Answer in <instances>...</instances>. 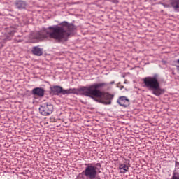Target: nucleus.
<instances>
[{
    "instance_id": "1",
    "label": "nucleus",
    "mask_w": 179,
    "mask_h": 179,
    "mask_svg": "<svg viewBox=\"0 0 179 179\" xmlns=\"http://www.w3.org/2000/svg\"><path fill=\"white\" fill-rule=\"evenodd\" d=\"M76 29V27L73 24L64 21L58 25L49 27L48 30H45L39 33L42 38H52L58 43H61L65 38H68L73 31Z\"/></svg>"
},
{
    "instance_id": "2",
    "label": "nucleus",
    "mask_w": 179,
    "mask_h": 179,
    "mask_svg": "<svg viewBox=\"0 0 179 179\" xmlns=\"http://www.w3.org/2000/svg\"><path fill=\"white\" fill-rule=\"evenodd\" d=\"M106 83H94L88 87H83L82 96H85V97H90L96 103H101L105 106H108L111 104L113 99H114V94H111L108 92H103L99 89L107 86Z\"/></svg>"
},
{
    "instance_id": "3",
    "label": "nucleus",
    "mask_w": 179,
    "mask_h": 179,
    "mask_svg": "<svg viewBox=\"0 0 179 179\" xmlns=\"http://www.w3.org/2000/svg\"><path fill=\"white\" fill-rule=\"evenodd\" d=\"M143 83L147 89L152 90L155 96H159L164 94V89L160 87L159 74L155 73L153 76H148L143 78Z\"/></svg>"
},
{
    "instance_id": "4",
    "label": "nucleus",
    "mask_w": 179,
    "mask_h": 179,
    "mask_svg": "<svg viewBox=\"0 0 179 179\" xmlns=\"http://www.w3.org/2000/svg\"><path fill=\"white\" fill-rule=\"evenodd\" d=\"M83 87L80 88H70L69 90H64V88L59 85H54L50 87V94L52 96H59V94H83L82 90Z\"/></svg>"
},
{
    "instance_id": "5",
    "label": "nucleus",
    "mask_w": 179,
    "mask_h": 179,
    "mask_svg": "<svg viewBox=\"0 0 179 179\" xmlns=\"http://www.w3.org/2000/svg\"><path fill=\"white\" fill-rule=\"evenodd\" d=\"M86 166L84 173L87 179H101L97 176L99 170L101 169V164L97 163L95 166L93 164H85Z\"/></svg>"
},
{
    "instance_id": "6",
    "label": "nucleus",
    "mask_w": 179,
    "mask_h": 179,
    "mask_svg": "<svg viewBox=\"0 0 179 179\" xmlns=\"http://www.w3.org/2000/svg\"><path fill=\"white\" fill-rule=\"evenodd\" d=\"M54 111V106L50 103H43L39 108V113L41 115H50Z\"/></svg>"
},
{
    "instance_id": "7",
    "label": "nucleus",
    "mask_w": 179,
    "mask_h": 179,
    "mask_svg": "<svg viewBox=\"0 0 179 179\" xmlns=\"http://www.w3.org/2000/svg\"><path fill=\"white\" fill-rule=\"evenodd\" d=\"M5 36L6 40H11L12 37L15 36L16 31H17V27L16 26H10V27H6L5 29Z\"/></svg>"
},
{
    "instance_id": "8",
    "label": "nucleus",
    "mask_w": 179,
    "mask_h": 179,
    "mask_svg": "<svg viewBox=\"0 0 179 179\" xmlns=\"http://www.w3.org/2000/svg\"><path fill=\"white\" fill-rule=\"evenodd\" d=\"M117 103L121 107L127 108L129 106V99L127 96H120L117 101Z\"/></svg>"
},
{
    "instance_id": "9",
    "label": "nucleus",
    "mask_w": 179,
    "mask_h": 179,
    "mask_svg": "<svg viewBox=\"0 0 179 179\" xmlns=\"http://www.w3.org/2000/svg\"><path fill=\"white\" fill-rule=\"evenodd\" d=\"M45 92V90L43 87H35L32 90V94L38 97H44Z\"/></svg>"
},
{
    "instance_id": "10",
    "label": "nucleus",
    "mask_w": 179,
    "mask_h": 179,
    "mask_svg": "<svg viewBox=\"0 0 179 179\" xmlns=\"http://www.w3.org/2000/svg\"><path fill=\"white\" fill-rule=\"evenodd\" d=\"M15 8L19 9V10H22L23 9H26L27 7V2L23 0H17L15 2Z\"/></svg>"
},
{
    "instance_id": "11",
    "label": "nucleus",
    "mask_w": 179,
    "mask_h": 179,
    "mask_svg": "<svg viewBox=\"0 0 179 179\" xmlns=\"http://www.w3.org/2000/svg\"><path fill=\"white\" fill-rule=\"evenodd\" d=\"M32 54L36 55L37 57H41L43 55V49L38 46H34L32 48Z\"/></svg>"
},
{
    "instance_id": "12",
    "label": "nucleus",
    "mask_w": 179,
    "mask_h": 179,
    "mask_svg": "<svg viewBox=\"0 0 179 179\" xmlns=\"http://www.w3.org/2000/svg\"><path fill=\"white\" fill-rule=\"evenodd\" d=\"M171 6L173 8L176 12H179V0H171Z\"/></svg>"
},
{
    "instance_id": "13",
    "label": "nucleus",
    "mask_w": 179,
    "mask_h": 179,
    "mask_svg": "<svg viewBox=\"0 0 179 179\" xmlns=\"http://www.w3.org/2000/svg\"><path fill=\"white\" fill-rule=\"evenodd\" d=\"M119 169L120 170H123L120 171V173H122L124 174V173H127V171L129 170V166H127L126 164H121L119 166Z\"/></svg>"
},
{
    "instance_id": "14",
    "label": "nucleus",
    "mask_w": 179,
    "mask_h": 179,
    "mask_svg": "<svg viewBox=\"0 0 179 179\" xmlns=\"http://www.w3.org/2000/svg\"><path fill=\"white\" fill-rule=\"evenodd\" d=\"M173 66L176 67V70L179 73V59L173 61Z\"/></svg>"
},
{
    "instance_id": "15",
    "label": "nucleus",
    "mask_w": 179,
    "mask_h": 179,
    "mask_svg": "<svg viewBox=\"0 0 179 179\" xmlns=\"http://www.w3.org/2000/svg\"><path fill=\"white\" fill-rule=\"evenodd\" d=\"M171 179H179V172H177L176 170L173 173Z\"/></svg>"
},
{
    "instance_id": "16",
    "label": "nucleus",
    "mask_w": 179,
    "mask_h": 179,
    "mask_svg": "<svg viewBox=\"0 0 179 179\" xmlns=\"http://www.w3.org/2000/svg\"><path fill=\"white\" fill-rule=\"evenodd\" d=\"M175 167L179 170V162L178 161L175 162Z\"/></svg>"
},
{
    "instance_id": "17",
    "label": "nucleus",
    "mask_w": 179,
    "mask_h": 179,
    "mask_svg": "<svg viewBox=\"0 0 179 179\" xmlns=\"http://www.w3.org/2000/svg\"><path fill=\"white\" fill-rule=\"evenodd\" d=\"M15 41L16 42V43H22V41H23L22 40H17V38H15Z\"/></svg>"
},
{
    "instance_id": "18",
    "label": "nucleus",
    "mask_w": 179,
    "mask_h": 179,
    "mask_svg": "<svg viewBox=\"0 0 179 179\" xmlns=\"http://www.w3.org/2000/svg\"><path fill=\"white\" fill-rule=\"evenodd\" d=\"M113 2L114 3H118V0H114Z\"/></svg>"
},
{
    "instance_id": "19",
    "label": "nucleus",
    "mask_w": 179,
    "mask_h": 179,
    "mask_svg": "<svg viewBox=\"0 0 179 179\" xmlns=\"http://www.w3.org/2000/svg\"><path fill=\"white\" fill-rule=\"evenodd\" d=\"M110 85H114V81L110 82Z\"/></svg>"
},
{
    "instance_id": "20",
    "label": "nucleus",
    "mask_w": 179,
    "mask_h": 179,
    "mask_svg": "<svg viewBox=\"0 0 179 179\" xmlns=\"http://www.w3.org/2000/svg\"><path fill=\"white\" fill-rule=\"evenodd\" d=\"M121 89H124V86H122Z\"/></svg>"
}]
</instances>
